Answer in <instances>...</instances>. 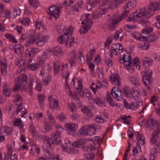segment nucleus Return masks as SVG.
I'll use <instances>...</instances> for the list:
<instances>
[{
	"label": "nucleus",
	"instance_id": "6ab92c4d",
	"mask_svg": "<svg viewBox=\"0 0 160 160\" xmlns=\"http://www.w3.org/2000/svg\"><path fill=\"white\" fill-rule=\"evenodd\" d=\"M157 124L158 123H160L159 122L157 123L152 118H150L148 120L146 121L145 126L146 127H151V126H154L155 124ZM157 127H156V128Z\"/></svg>",
	"mask_w": 160,
	"mask_h": 160
},
{
	"label": "nucleus",
	"instance_id": "aec40b11",
	"mask_svg": "<svg viewBox=\"0 0 160 160\" xmlns=\"http://www.w3.org/2000/svg\"><path fill=\"white\" fill-rule=\"evenodd\" d=\"M137 138L138 140V146H139V148L141 149V146L140 145H143L145 143L144 137L142 134H139L138 133Z\"/></svg>",
	"mask_w": 160,
	"mask_h": 160
},
{
	"label": "nucleus",
	"instance_id": "4d7b16f0",
	"mask_svg": "<svg viewBox=\"0 0 160 160\" xmlns=\"http://www.w3.org/2000/svg\"><path fill=\"white\" fill-rule=\"evenodd\" d=\"M139 59L137 57H135L133 60V66H136L137 68L139 63Z\"/></svg>",
	"mask_w": 160,
	"mask_h": 160
},
{
	"label": "nucleus",
	"instance_id": "2eb2a0df",
	"mask_svg": "<svg viewBox=\"0 0 160 160\" xmlns=\"http://www.w3.org/2000/svg\"><path fill=\"white\" fill-rule=\"evenodd\" d=\"M76 52L74 50L72 51L71 56L69 58V61L71 67L73 66L76 63Z\"/></svg>",
	"mask_w": 160,
	"mask_h": 160
},
{
	"label": "nucleus",
	"instance_id": "f03ea898",
	"mask_svg": "<svg viewBox=\"0 0 160 160\" xmlns=\"http://www.w3.org/2000/svg\"><path fill=\"white\" fill-rule=\"evenodd\" d=\"M160 123L157 124V127L152 134L151 139V143L155 144L156 146L154 148H152V150L155 153L160 152Z\"/></svg>",
	"mask_w": 160,
	"mask_h": 160
},
{
	"label": "nucleus",
	"instance_id": "052dcab7",
	"mask_svg": "<svg viewBox=\"0 0 160 160\" xmlns=\"http://www.w3.org/2000/svg\"><path fill=\"white\" fill-rule=\"evenodd\" d=\"M16 105L18 106L17 107V110L18 111V112H17V114H18V112H20L23 109V107L22 105V102L20 103L19 104H16Z\"/></svg>",
	"mask_w": 160,
	"mask_h": 160
},
{
	"label": "nucleus",
	"instance_id": "c756f323",
	"mask_svg": "<svg viewBox=\"0 0 160 160\" xmlns=\"http://www.w3.org/2000/svg\"><path fill=\"white\" fill-rule=\"evenodd\" d=\"M29 68L31 70L34 71L37 70L39 67V65L38 63L34 64L33 63H29L28 64Z\"/></svg>",
	"mask_w": 160,
	"mask_h": 160
},
{
	"label": "nucleus",
	"instance_id": "473e14b6",
	"mask_svg": "<svg viewBox=\"0 0 160 160\" xmlns=\"http://www.w3.org/2000/svg\"><path fill=\"white\" fill-rule=\"evenodd\" d=\"M82 111L84 113L87 114L89 116H92L91 110L88 107H84L82 109Z\"/></svg>",
	"mask_w": 160,
	"mask_h": 160
},
{
	"label": "nucleus",
	"instance_id": "a211bd4d",
	"mask_svg": "<svg viewBox=\"0 0 160 160\" xmlns=\"http://www.w3.org/2000/svg\"><path fill=\"white\" fill-rule=\"evenodd\" d=\"M90 127L87 126H83L79 130V133L81 135L86 136L89 134Z\"/></svg>",
	"mask_w": 160,
	"mask_h": 160
},
{
	"label": "nucleus",
	"instance_id": "58836bf2",
	"mask_svg": "<svg viewBox=\"0 0 160 160\" xmlns=\"http://www.w3.org/2000/svg\"><path fill=\"white\" fill-rule=\"evenodd\" d=\"M156 5H155L153 2H151L150 4L148 6V9L150 12V11H155L157 10V9L156 8Z\"/></svg>",
	"mask_w": 160,
	"mask_h": 160
},
{
	"label": "nucleus",
	"instance_id": "bf43d9fd",
	"mask_svg": "<svg viewBox=\"0 0 160 160\" xmlns=\"http://www.w3.org/2000/svg\"><path fill=\"white\" fill-rule=\"evenodd\" d=\"M32 82L33 80L32 79H31L30 81V82L28 83V89L29 92L31 91L32 90Z\"/></svg>",
	"mask_w": 160,
	"mask_h": 160
},
{
	"label": "nucleus",
	"instance_id": "39448f33",
	"mask_svg": "<svg viewBox=\"0 0 160 160\" xmlns=\"http://www.w3.org/2000/svg\"><path fill=\"white\" fill-rule=\"evenodd\" d=\"M60 7H57V6L52 5L49 8V12L48 13L53 17L54 19L57 20L59 17Z\"/></svg>",
	"mask_w": 160,
	"mask_h": 160
},
{
	"label": "nucleus",
	"instance_id": "49530a36",
	"mask_svg": "<svg viewBox=\"0 0 160 160\" xmlns=\"http://www.w3.org/2000/svg\"><path fill=\"white\" fill-rule=\"evenodd\" d=\"M44 52L42 56L39 58L40 62L41 63H43L45 62L46 58H47V52Z\"/></svg>",
	"mask_w": 160,
	"mask_h": 160
},
{
	"label": "nucleus",
	"instance_id": "412c9836",
	"mask_svg": "<svg viewBox=\"0 0 160 160\" xmlns=\"http://www.w3.org/2000/svg\"><path fill=\"white\" fill-rule=\"evenodd\" d=\"M86 141V140L85 139H79L77 141L73 142L72 145L76 148L79 147L80 146L85 143Z\"/></svg>",
	"mask_w": 160,
	"mask_h": 160
},
{
	"label": "nucleus",
	"instance_id": "5fc2aeb1",
	"mask_svg": "<svg viewBox=\"0 0 160 160\" xmlns=\"http://www.w3.org/2000/svg\"><path fill=\"white\" fill-rule=\"evenodd\" d=\"M134 27H135V25L129 26V25L127 24L124 26V29L125 31H127L128 32H130L129 30L133 28Z\"/></svg>",
	"mask_w": 160,
	"mask_h": 160
},
{
	"label": "nucleus",
	"instance_id": "774afa93",
	"mask_svg": "<svg viewBox=\"0 0 160 160\" xmlns=\"http://www.w3.org/2000/svg\"><path fill=\"white\" fill-rule=\"evenodd\" d=\"M158 98L155 96H152L151 99V103H152L154 106H155V104L154 103L155 101H157L158 100Z\"/></svg>",
	"mask_w": 160,
	"mask_h": 160
},
{
	"label": "nucleus",
	"instance_id": "c85d7f7f",
	"mask_svg": "<svg viewBox=\"0 0 160 160\" xmlns=\"http://www.w3.org/2000/svg\"><path fill=\"white\" fill-rule=\"evenodd\" d=\"M14 123L15 126L21 128H22L23 127V123L20 118H16L14 122Z\"/></svg>",
	"mask_w": 160,
	"mask_h": 160
},
{
	"label": "nucleus",
	"instance_id": "09e8293b",
	"mask_svg": "<svg viewBox=\"0 0 160 160\" xmlns=\"http://www.w3.org/2000/svg\"><path fill=\"white\" fill-rule=\"evenodd\" d=\"M137 18L134 13L131 14L128 18V21L129 22H134V21L137 20Z\"/></svg>",
	"mask_w": 160,
	"mask_h": 160
},
{
	"label": "nucleus",
	"instance_id": "6e6d98bb",
	"mask_svg": "<svg viewBox=\"0 0 160 160\" xmlns=\"http://www.w3.org/2000/svg\"><path fill=\"white\" fill-rule=\"evenodd\" d=\"M116 89V87H114L112 89L111 92V94H112V95L113 96V97L114 98H117L118 97V94H117L115 91H114V90H115Z\"/></svg>",
	"mask_w": 160,
	"mask_h": 160
},
{
	"label": "nucleus",
	"instance_id": "8fccbe9b",
	"mask_svg": "<svg viewBox=\"0 0 160 160\" xmlns=\"http://www.w3.org/2000/svg\"><path fill=\"white\" fill-rule=\"evenodd\" d=\"M132 90L133 93L136 95L135 97H134L135 99H136V98H137V99L139 97V96L141 95V92L139 90H137L134 89L133 88H132Z\"/></svg>",
	"mask_w": 160,
	"mask_h": 160
},
{
	"label": "nucleus",
	"instance_id": "a18cd8bd",
	"mask_svg": "<svg viewBox=\"0 0 160 160\" xmlns=\"http://www.w3.org/2000/svg\"><path fill=\"white\" fill-rule=\"evenodd\" d=\"M94 101L95 103L98 105L101 106L104 103L102 101V100L99 98L97 97L94 99Z\"/></svg>",
	"mask_w": 160,
	"mask_h": 160
},
{
	"label": "nucleus",
	"instance_id": "f257e3e1",
	"mask_svg": "<svg viewBox=\"0 0 160 160\" xmlns=\"http://www.w3.org/2000/svg\"><path fill=\"white\" fill-rule=\"evenodd\" d=\"M40 36L39 33H36L35 31L33 30L32 34H30L28 38L26 35L23 34L20 38V42H25V45L27 46L29 44H32L36 41V44L39 46H41L47 40L48 36V35H43L42 38H40Z\"/></svg>",
	"mask_w": 160,
	"mask_h": 160
},
{
	"label": "nucleus",
	"instance_id": "ddd939ff",
	"mask_svg": "<svg viewBox=\"0 0 160 160\" xmlns=\"http://www.w3.org/2000/svg\"><path fill=\"white\" fill-rule=\"evenodd\" d=\"M51 51L54 55L59 57L62 56L63 54L62 48L59 46L52 48Z\"/></svg>",
	"mask_w": 160,
	"mask_h": 160
},
{
	"label": "nucleus",
	"instance_id": "cd10ccee",
	"mask_svg": "<svg viewBox=\"0 0 160 160\" xmlns=\"http://www.w3.org/2000/svg\"><path fill=\"white\" fill-rule=\"evenodd\" d=\"M51 80V77L49 74L46 76L42 79L43 85H47L49 82Z\"/></svg>",
	"mask_w": 160,
	"mask_h": 160
},
{
	"label": "nucleus",
	"instance_id": "603ef678",
	"mask_svg": "<svg viewBox=\"0 0 160 160\" xmlns=\"http://www.w3.org/2000/svg\"><path fill=\"white\" fill-rule=\"evenodd\" d=\"M112 38L108 37L107 39L106 42L105 43V47H107L108 48L110 46L111 43H112Z\"/></svg>",
	"mask_w": 160,
	"mask_h": 160
},
{
	"label": "nucleus",
	"instance_id": "2f4dec72",
	"mask_svg": "<svg viewBox=\"0 0 160 160\" xmlns=\"http://www.w3.org/2000/svg\"><path fill=\"white\" fill-rule=\"evenodd\" d=\"M149 43L146 42V43H142L138 44L139 47L141 50H146L148 48V46Z\"/></svg>",
	"mask_w": 160,
	"mask_h": 160
},
{
	"label": "nucleus",
	"instance_id": "4c0bfd02",
	"mask_svg": "<svg viewBox=\"0 0 160 160\" xmlns=\"http://www.w3.org/2000/svg\"><path fill=\"white\" fill-rule=\"evenodd\" d=\"M139 103H141L139 102H131V108H132L134 110H136L139 107Z\"/></svg>",
	"mask_w": 160,
	"mask_h": 160
},
{
	"label": "nucleus",
	"instance_id": "423d86ee",
	"mask_svg": "<svg viewBox=\"0 0 160 160\" xmlns=\"http://www.w3.org/2000/svg\"><path fill=\"white\" fill-rule=\"evenodd\" d=\"M119 21L115 16H112L107 21L108 29L110 31L114 30L117 26L116 24Z\"/></svg>",
	"mask_w": 160,
	"mask_h": 160
},
{
	"label": "nucleus",
	"instance_id": "79ce46f5",
	"mask_svg": "<svg viewBox=\"0 0 160 160\" xmlns=\"http://www.w3.org/2000/svg\"><path fill=\"white\" fill-rule=\"evenodd\" d=\"M152 30L153 28H152L146 27L142 29V33L146 34H149L152 32Z\"/></svg>",
	"mask_w": 160,
	"mask_h": 160
},
{
	"label": "nucleus",
	"instance_id": "a878e982",
	"mask_svg": "<svg viewBox=\"0 0 160 160\" xmlns=\"http://www.w3.org/2000/svg\"><path fill=\"white\" fill-rule=\"evenodd\" d=\"M38 97L41 108H42L44 105V102L45 98V96L44 95L39 94L38 96Z\"/></svg>",
	"mask_w": 160,
	"mask_h": 160
},
{
	"label": "nucleus",
	"instance_id": "b1692460",
	"mask_svg": "<svg viewBox=\"0 0 160 160\" xmlns=\"http://www.w3.org/2000/svg\"><path fill=\"white\" fill-rule=\"evenodd\" d=\"M1 74L3 75H5L7 73V64L6 63L2 62H1Z\"/></svg>",
	"mask_w": 160,
	"mask_h": 160
},
{
	"label": "nucleus",
	"instance_id": "e433bc0d",
	"mask_svg": "<svg viewBox=\"0 0 160 160\" xmlns=\"http://www.w3.org/2000/svg\"><path fill=\"white\" fill-rule=\"evenodd\" d=\"M127 59H128V61H125L124 62V67L126 68L132 64L130 55H128V58H127Z\"/></svg>",
	"mask_w": 160,
	"mask_h": 160
},
{
	"label": "nucleus",
	"instance_id": "69168bd1",
	"mask_svg": "<svg viewBox=\"0 0 160 160\" xmlns=\"http://www.w3.org/2000/svg\"><path fill=\"white\" fill-rule=\"evenodd\" d=\"M96 121L99 123H102L104 122V119L102 117L97 116L95 118Z\"/></svg>",
	"mask_w": 160,
	"mask_h": 160
},
{
	"label": "nucleus",
	"instance_id": "f8f14e48",
	"mask_svg": "<svg viewBox=\"0 0 160 160\" xmlns=\"http://www.w3.org/2000/svg\"><path fill=\"white\" fill-rule=\"evenodd\" d=\"M37 53L36 48H29L25 52L26 56L29 58L33 57Z\"/></svg>",
	"mask_w": 160,
	"mask_h": 160
},
{
	"label": "nucleus",
	"instance_id": "ea45409f",
	"mask_svg": "<svg viewBox=\"0 0 160 160\" xmlns=\"http://www.w3.org/2000/svg\"><path fill=\"white\" fill-rule=\"evenodd\" d=\"M26 60L23 58H21L19 59L17 62L16 64L17 65L21 67L23 66L25 63Z\"/></svg>",
	"mask_w": 160,
	"mask_h": 160
},
{
	"label": "nucleus",
	"instance_id": "20e7f679",
	"mask_svg": "<svg viewBox=\"0 0 160 160\" xmlns=\"http://www.w3.org/2000/svg\"><path fill=\"white\" fill-rule=\"evenodd\" d=\"M73 28L71 27H69L68 30L69 32L64 33L62 35H61L59 38H57L58 42L61 44L65 43L67 46L68 44V40L69 38L68 34L70 33L72 34V32L73 31Z\"/></svg>",
	"mask_w": 160,
	"mask_h": 160
},
{
	"label": "nucleus",
	"instance_id": "7ed1b4c3",
	"mask_svg": "<svg viewBox=\"0 0 160 160\" xmlns=\"http://www.w3.org/2000/svg\"><path fill=\"white\" fill-rule=\"evenodd\" d=\"M27 76L24 75L21 77H17L15 80V86L13 89L14 92L20 90L21 88H24L26 84Z\"/></svg>",
	"mask_w": 160,
	"mask_h": 160
},
{
	"label": "nucleus",
	"instance_id": "393cba45",
	"mask_svg": "<svg viewBox=\"0 0 160 160\" xmlns=\"http://www.w3.org/2000/svg\"><path fill=\"white\" fill-rule=\"evenodd\" d=\"M129 79L131 82L136 87H138L140 84L138 80L136 78L132 76H130L129 77Z\"/></svg>",
	"mask_w": 160,
	"mask_h": 160
},
{
	"label": "nucleus",
	"instance_id": "a19ab883",
	"mask_svg": "<svg viewBox=\"0 0 160 160\" xmlns=\"http://www.w3.org/2000/svg\"><path fill=\"white\" fill-rule=\"evenodd\" d=\"M15 48L18 51L20 54H21L23 52L24 48L20 44L15 45Z\"/></svg>",
	"mask_w": 160,
	"mask_h": 160
},
{
	"label": "nucleus",
	"instance_id": "dca6fc26",
	"mask_svg": "<svg viewBox=\"0 0 160 160\" xmlns=\"http://www.w3.org/2000/svg\"><path fill=\"white\" fill-rule=\"evenodd\" d=\"M136 3V0H131L124 6L123 9H128L130 10L135 6Z\"/></svg>",
	"mask_w": 160,
	"mask_h": 160
},
{
	"label": "nucleus",
	"instance_id": "13d9d810",
	"mask_svg": "<svg viewBox=\"0 0 160 160\" xmlns=\"http://www.w3.org/2000/svg\"><path fill=\"white\" fill-rule=\"evenodd\" d=\"M89 131H90V132H89V134L90 135L94 134L96 132V130L94 126H93L90 127V129Z\"/></svg>",
	"mask_w": 160,
	"mask_h": 160
},
{
	"label": "nucleus",
	"instance_id": "4468645a",
	"mask_svg": "<svg viewBox=\"0 0 160 160\" xmlns=\"http://www.w3.org/2000/svg\"><path fill=\"white\" fill-rule=\"evenodd\" d=\"M110 79L113 84L120 86L121 82L119 77L117 75H113L110 77Z\"/></svg>",
	"mask_w": 160,
	"mask_h": 160
},
{
	"label": "nucleus",
	"instance_id": "bb28decb",
	"mask_svg": "<svg viewBox=\"0 0 160 160\" xmlns=\"http://www.w3.org/2000/svg\"><path fill=\"white\" fill-rule=\"evenodd\" d=\"M107 100L109 104L112 106H117V104H115V102L113 101L112 98H111V96L109 94V92H108L107 94Z\"/></svg>",
	"mask_w": 160,
	"mask_h": 160
},
{
	"label": "nucleus",
	"instance_id": "72a5a7b5",
	"mask_svg": "<svg viewBox=\"0 0 160 160\" xmlns=\"http://www.w3.org/2000/svg\"><path fill=\"white\" fill-rule=\"evenodd\" d=\"M30 5L35 8H37L39 4V2L37 0H29V1Z\"/></svg>",
	"mask_w": 160,
	"mask_h": 160
},
{
	"label": "nucleus",
	"instance_id": "9d476101",
	"mask_svg": "<svg viewBox=\"0 0 160 160\" xmlns=\"http://www.w3.org/2000/svg\"><path fill=\"white\" fill-rule=\"evenodd\" d=\"M52 139L54 141L55 144L57 145L60 144L62 142L61 138L60 133L57 131H55V132L52 133L51 134Z\"/></svg>",
	"mask_w": 160,
	"mask_h": 160
},
{
	"label": "nucleus",
	"instance_id": "f704fd0d",
	"mask_svg": "<svg viewBox=\"0 0 160 160\" xmlns=\"http://www.w3.org/2000/svg\"><path fill=\"white\" fill-rule=\"evenodd\" d=\"M158 38L156 34L152 35L147 37V40L152 42L155 41Z\"/></svg>",
	"mask_w": 160,
	"mask_h": 160
},
{
	"label": "nucleus",
	"instance_id": "7c9ffc66",
	"mask_svg": "<svg viewBox=\"0 0 160 160\" xmlns=\"http://www.w3.org/2000/svg\"><path fill=\"white\" fill-rule=\"evenodd\" d=\"M125 10L121 15L119 17L120 21L122 19L124 18L127 17L128 15L129 12V10L128 9H124Z\"/></svg>",
	"mask_w": 160,
	"mask_h": 160
},
{
	"label": "nucleus",
	"instance_id": "5701e85b",
	"mask_svg": "<svg viewBox=\"0 0 160 160\" xmlns=\"http://www.w3.org/2000/svg\"><path fill=\"white\" fill-rule=\"evenodd\" d=\"M42 138L44 141H46L47 144L49 145L50 148L52 146V144H55L54 141L52 138L50 139L46 135L42 136Z\"/></svg>",
	"mask_w": 160,
	"mask_h": 160
},
{
	"label": "nucleus",
	"instance_id": "e2e57ef3",
	"mask_svg": "<svg viewBox=\"0 0 160 160\" xmlns=\"http://www.w3.org/2000/svg\"><path fill=\"white\" fill-rule=\"evenodd\" d=\"M118 45V44H113L111 47L112 49L111 51H114V52H117L116 50H120V48H117V46Z\"/></svg>",
	"mask_w": 160,
	"mask_h": 160
},
{
	"label": "nucleus",
	"instance_id": "de8ad7c7",
	"mask_svg": "<svg viewBox=\"0 0 160 160\" xmlns=\"http://www.w3.org/2000/svg\"><path fill=\"white\" fill-rule=\"evenodd\" d=\"M139 23L143 26H148L149 22L148 21L145 19H141L139 21Z\"/></svg>",
	"mask_w": 160,
	"mask_h": 160
},
{
	"label": "nucleus",
	"instance_id": "f3484780",
	"mask_svg": "<svg viewBox=\"0 0 160 160\" xmlns=\"http://www.w3.org/2000/svg\"><path fill=\"white\" fill-rule=\"evenodd\" d=\"M123 93L127 97L134 98L132 92L128 87H126L123 88Z\"/></svg>",
	"mask_w": 160,
	"mask_h": 160
},
{
	"label": "nucleus",
	"instance_id": "0eeeda50",
	"mask_svg": "<svg viewBox=\"0 0 160 160\" xmlns=\"http://www.w3.org/2000/svg\"><path fill=\"white\" fill-rule=\"evenodd\" d=\"M92 24V21L90 19H87V22L81 28L79 32L81 34L86 33L91 28Z\"/></svg>",
	"mask_w": 160,
	"mask_h": 160
},
{
	"label": "nucleus",
	"instance_id": "3c124183",
	"mask_svg": "<svg viewBox=\"0 0 160 160\" xmlns=\"http://www.w3.org/2000/svg\"><path fill=\"white\" fill-rule=\"evenodd\" d=\"M104 62L107 64V66L109 67L111 66L112 65V60L109 58L105 57V58L104 60Z\"/></svg>",
	"mask_w": 160,
	"mask_h": 160
},
{
	"label": "nucleus",
	"instance_id": "1a4fd4ad",
	"mask_svg": "<svg viewBox=\"0 0 160 160\" xmlns=\"http://www.w3.org/2000/svg\"><path fill=\"white\" fill-rule=\"evenodd\" d=\"M152 71L149 69L146 71V75L143 76L142 81L144 84L147 87V84H151V79L152 78Z\"/></svg>",
	"mask_w": 160,
	"mask_h": 160
},
{
	"label": "nucleus",
	"instance_id": "864d4df0",
	"mask_svg": "<svg viewBox=\"0 0 160 160\" xmlns=\"http://www.w3.org/2000/svg\"><path fill=\"white\" fill-rule=\"evenodd\" d=\"M29 19L27 18H25L21 20L20 22L22 24L26 25H28L29 24Z\"/></svg>",
	"mask_w": 160,
	"mask_h": 160
},
{
	"label": "nucleus",
	"instance_id": "c9c22d12",
	"mask_svg": "<svg viewBox=\"0 0 160 160\" xmlns=\"http://www.w3.org/2000/svg\"><path fill=\"white\" fill-rule=\"evenodd\" d=\"M36 82L37 85L35 88L38 92H40L42 90V84L39 79L37 80Z\"/></svg>",
	"mask_w": 160,
	"mask_h": 160
},
{
	"label": "nucleus",
	"instance_id": "0e129e2a",
	"mask_svg": "<svg viewBox=\"0 0 160 160\" xmlns=\"http://www.w3.org/2000/svg\"><path fill=\"white\" fill-rule=\"evenodd\" d=\"M60 120L62 122H65L66 121V118L64 115L63 113L60 114L58 116Z\"/></svg>",
	"mask_w": 160,
	"mask_h": 160
},
{
	"label": "nucleus",
	"instance_id": "4be33fe9",
	"mask_svg": "<svg viewBox=\"0 0 160 160\" xmlns=\"http://www.w3.org/2000/svg\"><path fill=\"white\" fill-rule=\"evenodd\" d=\"M152 64V60L151 59L148 58L147 57L142 60V65L144 67H146L148 68V66L151 65Z\"/></svg>",
	"mask_w": 160,
	"mask_h": 160
},
{
	"label": "nucleus",
	"instance_id": "6e6552de",
	"mask_svg": "<svg viewBox=\"0 0 160 160\" xmlns=\"http://www.w3.org/2000/svg\"><path fill=\"white\" fill-rule=\"evenodd\" d=\"M65 127L68 133L73 135L76 132L78 126L75 123H69L67 124Z\"/></svg>",
	"mask_w": 160,
	"mask_h": 160
},
{
	"label": "nucleus",
	"instance_id": "37998d69",
	"mask_svg": "<svg viewBox=\"0 0 160 160\" xmlns=\"http://www.w3.org/2000/svg\"><path fill=\"white\" fill-rule=\"evenodd\" d=\"M54 72L55 74H57L59 71L60 68V65L58 64V62H54Z\"/></svg>",
	"mask_w": 160,
	"mask_h": 160
},
{
	"label": "nucleus",
	"instance_id": "338daca9",
	"mask_svg": "<svg viewBox=\"0 0 160 160\" xmlns=\"http://www.w3.org/2000/svg\"><path fill=\"white\" fill-rule=\"evenodd\" d=\"M48 117L50 123L52 124H54L55 122V121L53 116L51 114H49L48 115Z\"/></svg>",
	"mask_w": 160,
	"mask_h": 160
},
{
	"label": "nucleus",
	"instance_id": "680f3d73",
	"mask_svg": "<svg viewBox=\"0 0 160 160\" xmlns=\"http://www.w3.org/2000/svg\"><path fill=\"white\" fill-rule=\"evenodd\" d=\"M11 90L8 88H4L3 89V93L5 96H9L10 95Z\"/></svg>",
	"mask_w": 160,
	"mask_h": 160
},
{
	"label": "nucleus",
	"instance_id": "9b49d317",
	"mask_svg": "<svg viewBox=\"0 0 160 160\" xmlns=\"http://www.w3.org/2000/svg\"><path fill=\"white\" fill-rule=\"evenodd\" d=\"M137 19L142 17L143 16H145L147 18L149 17V12L148 11L145 10L144 8L141 9L140 11L137 13L136 12L134 13Z\"/></svg>",
	"mask_w": 160,
	"mask_h": 160
},
{
	"label": "nucleus",
	"instance_id": "c03bdc74",
	"mask_svg": "<svg viewBox=\"0 0 160 160\" xmlns=\"http://www.w3.org/2000/svg\"><path fill=\"white\" fill-rule=\"evenodd\" d=\"M117 90L115 91L117 94H118V100L120 101L122 99V93L121 90L119 89L118 88L117 89Z\"/></svg>",
	"mask_w": 160,
	"mask_h": 160
}]
</instances>
